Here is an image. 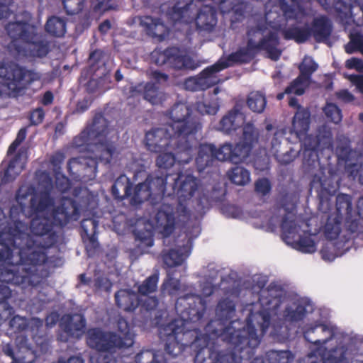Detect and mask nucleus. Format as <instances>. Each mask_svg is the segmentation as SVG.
<instances>
[{"instance_id":"1","label":"nucleus","mask_w":363,"mask_h":363,"mask_svg":"<svg viewBox=\"0 0 363 363\" xmlns=\"http://www.w3.org/2000/svg\"><path fill=\"white\" fill-rule=\"evenodd\" d=\"M175 310L183 320L182 331L177 338L169 355L172 357L182 354L186 347L196 351L195 363H241L255 354V349L260 339L256 335L253 322L258 323L263 332L269 325V314H251L247 324L235 329L233 320L235 304L229 298L220 299L216 307V316L205 326V334L194 327L186 329L189 323H201L206 311V301L201 296L186 294L175 302Z\"/></svg>"},{"instance_id":"2","label":"nucleus","mask_w":363,"mask_h":363,"mask_svg":"<svg viewBox=\"0 0 363 363\" xmlns=\"http://www.w3.org/2000/svg\"><path fill=\"white\" fill-rule=\"evenodd\" d=\"M333 134L326 125L318 128L314 145H307L303 152V162L306 171L310 172L318 167L310 182L311 190L317 193L319 200V208L325 213L331 210V197L340 187V177L331 167L320 165L318 152L321 149L332 148Z\"/></svg>"},{"instance_id":"3","label":"nucleus","mask_w":363,"mask_h":363,"mask_svg":"<svg viewBox=\"0 0 363 363\" xmlns=\"http://www.w3.org/2000/svg\"><path fill=\"white\" fill-rule=\"evenodd\" d=\"M171 173L160 172L149 174L145 182L138 183L135 187L130 201L132 206H138L145 201H150L155 214V224L164 238H168L175 229L174 208L172 205L162 202L166 191L167 179Z\"/></svg>"},{"instance_id":"4","label":"nucleus","mask_w":363,"mask_h":363,"mask_svg":"<svg viewBox=\"0 0 363 363\" xmlns=\"http://www.w3.org/2000/svg\"><path fill=\"white\" fill-rule=\"evenodd\" d=\"M171 123L155 128L147 132V138L150 148L160 150L167 145L168 140L176 143L179 140L196 142L195 135L201 129L199 118L192 115V109L187 102H177L168 112Z\"/></svg>"},{"instance_id":"5","label":"nucleus","mask_w":363,"mask_h":363,"mask_svg":"<svg viewBox=\"0 0 363 363\" xmlns=\"http://www.w3.org/2000/svg\"><path fill=\"white\" fill-rule=\"evenodd\" d=\"M26 234L33 241L30 247H13V250H18L20 255L19 262L16 264L11 261L10 266L0 268V281L11 282L13 285L35 286L39 282L38 266L45 264L48 260L46 250L50 247H45V242L34 240L33 236Z\"/></svg>"},{"instance_id":"6","label":"nucleus","mask_w":363,"mask_h":363,"mask_svg":"<svg viewBox=\"0 0 363 363\" xmlns=\"http://www.w3.org/2000/svg\"><path fill=\"white\" fill-rule=\"evenodd\" d=\"M260 291L259 293V303L261 309L257 312L250 311L246 320L247 324L248 318L251 314H257L258 313H267L269 314V325L265 331L263 332L260 325L256 322H253V327L256 335L261 340L262 337L267 333L268 328L272 325L273 330L270 332L271 336H275L280 333L282 325L285 323L294 324L302 321L306 314V306L303 303H294L293 305L286 306L282 313L281 323H271L272 315L277 314V311L284 299V289L281 285L275 282L270 283L267 288H264V283L259 286ZM247 325H245L246 326Z\"/></svg>"},{"instance_id":"7","label":"nucleus","mask_w":363,"mask_h":363,"mask_svg":"<svg viewBox=\"0 0 363 363\" xmlns=\"http://www.w3.org/2000/svg\"><path fill=\"white\" fill-rule=\"evenodd\" d=\"M278 44L277 34L267 26L262 23L252 26L247 32L246 47L230 54L227 58H221L211 69H216L219 65H222L221 68H226L235 63L249 62L260 50L266 51L269 58L277 60L281 55L277 48Z\"/></svg>"},{"instance_id":"8","label":"nucleus","mask_w":363,"mask_h":363,"mask_svg":"<svg viewBox=\"0 0 363 363\" xmlns=\"http://www.w3.org/2000/svg\"><path fill=\"white\" fill-rule=\"evenodd\" d=\"M106 108L95 113L93 121L72 140V147L91 150L104 164H110L116 153L115 141L107 138L109 121L106 118Z\"/></svg>"},{"instance_id":"9","label":"nucleus","mask_w":363,"mask_h":363,"mask_svg":"<svg viewBox=\"0 0 363 363\" xmlns=\"http://www.w3.org/2000/svg\"><path fill=\"white\" fill-rule=\"evenodd\" d=\"M52 217L53 222L45 217L33 218L29 226L30 233L36 237L34 240L45 242V247H52L57 242L58 235L53 230V224L64 227L70 221L79 220V204L75 200L65 197L60 204L53 208Z\"/></svg>"},{"instance_id":"10","label":"nucleus","mask_w":363,"mask_h":363,"mask_svg":"<svg viewBox=\"0 0 363 363\" xmlns=\"http://www.w3.org/2000/svg\"><path fill=\"white\" fill-rule=\"evenodd\" d=\"M145 145L150 152L160 153L156 160L157 166L160 169L167 170L172 167L176 162L178 164H188L193 159L195 152L196 142L189 140H179L174 143L170 140L167 141V145L160 147L158 150H153L149 145L150 143L145 134Z\"/></svg>"},{"instance_id":"11","label":"nucleus","mask_w":363,"mask_h":363,"mask_svg":"<svg viewBox=\"0 0 363 363\" xmlns=\"http://www.w3.org/2000/svg\"><path fill=\"white\" fill-rule=\"evenodd\" d=\"M259 131L252 123H247L243 126L241 140L235 145L225 143L221 145L220 157L223 161H230L234 164H239L246 160L252 150L257 144Z\"/></svg>"},{"instance_id":"12","label":"nucleus","mask_w":363,"mask_h":363,"mask_svg":"<svg viewBox=\"0 0 363 363\" xmlns=\"http://www.w3.org/2000/svg\"><path fill=\"white\" fill-rule=\"evenodd\" d=\"M303 334L305 340L318 346L316 350L309 353L305 363H325L322 345L333 340L335 335V328L325 324L316 322L303 327Z\"/></svg>"},{"instance_id":"13","label":"nucleus","mask_w":363,"mask_h":363,"mask_svg":"<svg viewBox=\"0 0 363 363\" xmlns=\"http://www.w3.org/2000/svg\"><path fill=\"white\" fill-rule=\"evenodd\" d=\"M0 79L2 80L0 84L10 91H21L31 82L39 79L40 74L13 62H0Z\"/></svg>"},{"instance_id":"14","label":"nucleus","mask_w":363,"mask_h":363,"mask_svg":"<svg viewBox=\"0 0 363 363\" xmlns=\"http://www.w3.org/2000/svg\"><path fill=\"white\" fill-rule=\"evenodd\" d=\"M331 32L330 21L326 16H320L313 19L311 28H289L283 31V35L286 39H294L297 43H303L311 35L316 41L320 42L326 40Z\"/></svg>"},{"instance_id":"15","label":"nucleus","mask_w":363,"mask_h":363,"mask_svg":"<svg viewBox=\"0 0 363 363\" xmlns=\"http://www.w3.org/2000/svg\"><path fill=\"white\" fill-rule=\"evenodd\" d=\"M5 28L12 40L10 48H15L18 53L23 52L26 43L33 42L38 36V27L27 23L11 22Z\"/></svg>"},{"instance_id":"16","label":"nucleus","mask_w":363,"mask_h":363,"mask_svg":"<svg viewBox=\"0 0 363 363\" xmlns=\"http://www.w3.org/2000/svg\"><path fill=\"white\" fill-rule=\"evenodd\" d=\"M87 345L99 352H110L115 348H121V342L117 333L104 331L100 328L88 329L86 333Z\"/></svg>"},{"instance_id":"17","label":"nucleus","mask_w":363,"mask_h":363,"mask_svg":"<svg viewBox=\"0 0 363 363\" xmlns=\"http://www.w3.org/2000/svg\"><path fill=\"white\" fill-rule=\"evenodd\" d=\"M30 196V208L35 213L44 212L54 205V199L48 191L37 193L32 185L21 186L16 192V201L22 206L23 201Z\"/></svg>"},{"instance_id":"18","label":"nucleus","mask_w":363,"mask_h":363,"mask_svg":"<svg viewBox=\"0 0 363 363\" xmlns=\"http://www.w3.org/2000/svg\"><path fill=\"white\" fill-rule=\"evenodd\" d=\"M97 159L87 157H72L67 162V172L72 179L86 182L95 179Z\"/></svg>"},{"instance_id":"19","label":"nucleus","mask_w":363,"mask_h":363,"mask_svg":"<svg viewBox=\"0 0 363 363\" xmlns=\"http://www.w3.org/2000/svg\"><path fill=\"white\" fill-rule=\"evenodd\" d=\"M35 347H33L27 336L18 335L15 339V343L18 352L26 354L21 357L23 361L28 358V362H34L41 354L46 353L50 347V341L46 336L33 335Z\"/></svg>"},{"instance_id":"20","label":"nucleus","mask_w":363,"mask_h":363,"mask_svg":"<svg viewBox=\"0 0 363 363\" xmlns=\"http://www.w3.org/2000/svg\"><path fill=\"white\" fill-rule=\"evenodd\" d=\"M86 323L85 318L81 314L63 315L60 320L59 326L64 334H61L59 339L62 342H67L70 338H81L84 333Z\"/></svg>"},{"instance_id":"21","label":"nucleus","mask_w":363,"mask_h":363,"mask_svg":"<svg viewBox=\"0 0 363 363\" xmlns=\"http://www.w3.org/2000/svg\"><path fill=\"white\" fill-rule=\"evenodd\" d=\"M174 180V185H177L179 182L178 188L175 189V186H174L173 189L177 196L179 206L184 215L186 216L188 214V209L186 206H183L182 203L190 199L194 196L198 189V180L191 174L184 177L182 172L178 173Z\"/></svg>"},{"instance_id":"22","label":"nucleus","mask_w":363,"mask_h":363,"mask_svg":"<svg viewBox=\"0 0 363 363\" xmlns=\"http://www.w3.org/2000/svg\"><path fill=\"white\" fill-rule=\"evenodd\" d=\"M345 215V226L347 231L354 233L359 230V223L352 215V197L345 194H339L336 197V214L343 219Z\"/></svg>"},{"instance_id":"23","label":"nucleus","mask_w":363,"mask_h":363,"mask_svg":"<svg viewBox=\"0 0 363 363\" xmlns=\"http://www.w3.org/2000/svg\"><path fill=\"white\" fill-rule=\"evenodd\" d=\"M318 64L311 57L306 56L299 65V76L294 79L285 91H304L311 84V76L318 69Z\"/></svg>"},{"instance_id":"24","label":"nucleus","mask_w":363,"mask_h":363,"mask_svg":"<svg viewBox=\"0 0 363 363\" xmlns=\"http://www.w3.org/2000/svg\"><path fill=\"white\" fill-rule=\"evenodd\" d=\"M281 203L282 208L286 211L281 223V230L286 238H290L297 233L296 214L294 213L296 209V203L292 202L291 196L288 194L282 196Z\"/></svg>"},{"instance_id":"25","label":"nucleus","mask_w":363,"mask_h":363,"mask_svg":"<svg viewBox=\"0 0 363 363\" xmlns=\"http://www.w3.org/2000/svg\"><path fill=\"white\" fill-rule=\"evenodd\" d=\"M162 63H169L175 69H194L200 65V62L195 60L191 56L183 54L178 48H171L164 50L162 55Z\"/></svg>"},{"instance_id":"26","label":"nucleus","mask_w":363,"mask_h":363,"mask_svg":"<svg viewBox=\"0 0 363 363\" xmlns=\"http://www.w3.org/2000/svg\"><path fill=\"white\" fill-rule=\"evenodd\" d=\"M221 146L219 148L213 144L201 143L199 145L197 155L195 158L196 168L199 172H202L207 167H211L216 160L223 161L220 157Z\"/></svg>"},{"instance_id":"27","label":"nucleus","mask_w":363,"mask_h":363,"mask_svg":"<svg viewBox=\"0 0 363 363\" xmlns=\"http://www.w3.org/2000/svg\"><path fill=\"white\" fill-rule=\"evenodd\" d=\"M26 157V151L20 149L10 160L7 168L3 172H0V186L16 179L25 167Z\"/></svg>"},{"instance_id":"28","label":"nucleus","mask_w":363,"mask_h":363,"mask_svg":"<svg viewBox=\"0 0 363 363\" xmlns=\"http://www.w3.org/2000/svg\"><path fill=\"white\" fill-rule=\"evenodd\" d=\"M183 320L175 319L163 325L159 328V335L161 340L165 342L164 350L167 354H169L170 350L177 338L179 337V334L182 331Z\"/></svg>"},{"instance_id":"29","label":"nucleus","mask_w":363,"mask_h":363,"mask_svg":"<svg viewBox=\"0 0 363 363\" xmlns=\"http://www.w3.org/2000/svg\"><path fill=\"white\" fill-rule=\"evenodd\" d=\"M221 66L222 65H219L216 69H211L213 67L211 66L202 72L201 77L187 79L184 84V88L187 91H204L208 89L214 83L211 75L223 69Z\"/></svg>"},{"instance_id":"30","label":"nucleus","mask_w":363,"mask_h":363,"mask_svg":"<svg viewBox=\"0 0 363 363\" xmlns=\"http://www.w3.org/2000/svg\"><path fill=\"white\" fill-rule=\"evenodd\" d=\"M116 306L126 312H133L140 306L142 298L131 289H120L115 294Z\"/></svg>"},{"instance_id":"31","label":"nucleus","mask_w":363,"mask_h":363,"mask_svg":"<svg viewBox=\"0 0 363 363\" xmlns=\"http://www.w3.org/2000/svg\"><path fill=\"white\" fill-rule=\"evenodd\" d=\"M279 3L286 19L301 22L309 14L301 0H279Z\"/></svg>"},{"instance_id":"32","label":"nucleus","mask_w":363,"mask_h":363,"mask_svg":"<svg viewBox=\"0 0 363 363\" xmlns=\"http://www.w3.org/2000/svg\"><path fill=\"white\" fill-rule=\"evenodd\" d=\"M311 123V113L308 109L298 110L292 120L291 133H294L299 140L309 139L308 135Z\"/></svg>"},{"instance_id":"33","label":"nucleus","mask_w":363,"mask_h":363,"mask_svg":"<svg viewBox=\"0 0 363 363\" xmlns=\"http://www.w3.org/2000/svg\"><path fill=\"white\" fill-rule=\"evenodd\" d=\"M241 109L242 106L236 104L233 108L221 118L220 128L222 131L229 134L243 123L244 116Z\"/></svg>"},{"instance_id":"34","label":"nucleus","mask_w":363,"mask_h":363,"mask_svg":"<svg viewBox=\"0 0 363 363\" xmlns=\"http://www.w3.org/2000/svg\"><path fill=\"white\" fill-rule=\"evenodd\" d=\"M133 183L125 174L120 175L116 179L111 190L113 199L118 201H122L125 199H129L130 201L133 197Z\"/></svg>"},{"instance_id":"35","label":"nucleus","mask_w":363,"mask_h":363,"mask_svg":"<svg viewBox=\"0 0 363 363\" xmlns=\"http://www.w3.org/2000/svg\"><path fill=\"white\" fill-rule=\"evenodd\" d=\"M139 24L144 28L147 34L162 40L168 33L167 27L160 18L151 16L138 18Z\"/></svg>"},{"instance_id":"36","label":"nucleus","mask_w":363,"mask_h":363,"mask_svg":"<svg viewBox=\"0 0 363 363\" xmlns=\"http://www.w3.org/2000/svg\"><path fill=\"white\" fill-rule=\"evenodd\" d=\"M196 24L197 28L201 30L213 31L217 24L216 10L208 5L202 6L196 18Z\"/></svg>"},{"instance_id":"37","label":"nucleus","mask_w":363,"mask_h":363,"mask_svg":"<svg viewBox=\"0 0 363 363\" xmlns=\"http://www.w3.org/2000/svg\"><path fill=\"white\" fill-rule=\"evenodd\" d=\"M335 153L339 161H342L347 164H352L354 157L358 155L357 151L351 147V140L345 135H340L336 139Z\"/></svg>"},{"instance_id":"38","label":"nucleus","mask_w":363,"mask_h":363,"mask_svg":"<svg viewBox=\"0 0 363 363\" xmlns=\"http://www.w3.org/2000/svg\"><path fill=\"white\" fill-rule=\"evenodd\" d=\"M190 248L183 245L177 249H171L162 252V258L164 264L168 267L181 265L190 254Z\"/></svg>"},{"instance_id":"39","label":"nucleus","mask_w":363,"mask_h":363,"mask_svg":"<svg viewBox=\"0 0 363 363\" xmlns=\"http://www.w3.org/2000/svg\"><path fill=\"white\" fill-rule=\"evenodd\" d=\"M4 266H1L0 268ZM7 284H13L11 282L0 281V322L9 318L14 313L13 308L10 305L9 300L12 296V289Z\"/></svg>"},{"instance_id":"40","label":"nucleus","mask_w":363,"mask_h":363,"mask_svg":"<svg viewBox=\"0 0 363 363\" xmlns=\"http://www.w3.org/2000/svg\"><path fill=\"white\" fill-rule=\"evenodd\" d=\"M219 92H207L203 94V100L196 103V110L203 114L215 115L219 110L220 103L218 97Z\"/></svg>"},{"instance_id":"41","label":"nucleus","mask_w":363,"mask_h":363,"mask_svg":"<svg viewBox=\"0 0 363 363\" xmlns=\"http://www.w3.org/2000/svg\"><path fill=\"white\" fill-rule=\"evenodd\" d=\"M117 327L119 332L117 335L121 342V348L130 347L134 342V335L131 332L129 323L123 317H119L117 320Z\"/></svg>"},{"instance_id":"42","label":"nucleus","mask_w":363,"mask_h":363,"mask_svg":"<svg viewBox=\"0 0 363 363\" xmlns=\"http://www.w3.org/2000/svg\"><path fill=\"white\" fill-rule=\"evenodd\" d=\"M342 219L340 216L330 215L324 226V234L328 240H333L338 238L342 230Z\"/></svg>"},{"instance_id":"43","label":"nucleus","mask_w":363,"mask_h":363,"mask_svg":"<svg viewBox=\"0 0 363 363\" xmlns=\"http://www.w3.org/2000/svg\"><path fill=\"white\" fill-rule=\"evenodd\" d=\"M216 4H222L225 2V0H213ZM192 0H177L172 7V12L169 13L170 18L174 21H178L185 18L188 12L189 6Z\"/></svg>"},{"instance_id":"44","label":"nucleus","mask_w":363,"mask_h":363,"mask_svg":"<svg viewBox=\"0 0 363 363\" xmlns=\"http://www.w3.org/2000/svg\"><path fill=\"white\" fill-rule=\"evenodd\" d=\"M322 348L325 363H342L346 359L347 349L345 345L336 346L330 350L324 345Z\"/></svg>"},{"instance_id":"45","label":"nucleus","mask_w":363,"mask_h":363,"mask_svg":"<svg viewBox=\"0 0 363 363\" xmlns=\"http://www.w3.org/2000/svg\"><path fill=\"white\" fill-rule=\"evenodd\" d=\"M45 30L53 36L62 37L66 32L65 20L57 16H52L47 21Z\"/></svg>"},{"instance_id":"46","label":"nucleus","mask_w":363,"mask_h":363,"mask_svg":"<svg viewBox=\"0 0 363 363\" xmlns=\"http://www.w3.org/2000/svg\"><path fill=\"white\" fill-rule=\"evenodd\" d=\"M158 282L159 274L156 272L151 274L138 285V294L141 298L143 296L151 295L157 291Z\"/></svg>"},{"instance_id":"47","label":"nucleus","mask_w":363,"mask_h":363,"mask_svg":"<svg viewBox=\"0 0 363 363\" xmlns=\"http://www.w3.org/2000/svg\"><path fill=\"white\" fill-rule=\"evenodd\" d=\"M135 363H166L162 354L153 350H143L135 357Z\"/></svg>"},{"instance_id":"48","label":"nucleus","mask_w":363,"mask_h":363,"mask_svg":"<svg viewBox=\"0 0 363 363\" xmlns=\"http://www.w3.org/2000/svg\"><path fill=\"white\" fill-rule=\"evenodd\" d=\"M230 180L240 186H244L250 181V173L245 168L236 166L231 169L228 173Z\"/></svg>"},{"instance_id":"49","label":"nucleus","mask_w":363,"mask_h":363,"mask_svg":"<svg viewBox=\"0 0 363 363\" xmlns=\"http://www.w3.org/2000/svg\"><path fill=\"white\" fill-rule=\"evenodd\" d=\"M266 356L269 363H292L294 359V354L289 350H270Z\"/></svg>"},{"instance_id":"50","label":"nucleus","mask_w":363,"mask_h":363,"mask_svg":"<svg viewBox=\"0 0 363 363\" xmlns=\"http://www.w3.org/2000/svg\"><path fill=\"white\" fill-rule=\"evenodd\" d=\"M37 37L33 42L27 43L24 46V51H29L33 57H43L49 52V47L47 42L36 41Z\"/></svg>"},{"instance_id":"51","label":"nucleus","mask_w":363,"mask_h":363,"mask_svg":"<svg viewBox=\"0 0 363 363\" xmlns=\"http://www.w3.org/2000/svg\"><path fill=\"white\" fill-rule=\"evenodd\" d=\"M247 104L252 111L262 113L266 107L267 99L262 92H250Z\"/></svg>"},{"instance_id":"52","label":"nucleus","mask_w":363,"mask_h":363,"mask_svg":"<svg viewBox=\"0 0 363 363\" xmlns=\"http://www.w3.org/2000/svg\"><path fill=\"white\" fill-rule=\"evenodd\" d=\"M350 42L345 46L346 52L352 54L359 51L363 55V35L354 30L350 33Z\"/></svg>"},{"instance_id":"53","label":"nucleus","mask_w":363,"mask_h":363,"mask_svg":"<svg viewBox=\"0 0 363 363\" xmlns=\"http://www.w3.org/2000/svg\"><path fill=\"white\" fill-rule=\"evenodd\" d=\"M347 177L353 181L357 179L359 184L363 186V164L359 162L357 159L352 164H347L345 167Z\"/></svg>"},{"instance_id":"54","label":"nucleus","mask_w":363,"mask_h":363,"mask_svg":"<svg viewBox=\"0 0 363 363\" xmlns=\"http://www.w3.org/2000/svg\"><path fill=\"white\" fill-rule=\"evenodd\" d=\"M327 119L335 124L339 123L342 118L341 110L333 103H327L323 108Z\"/></svg>"},{"instance_id":"55","label":"nucleus","mask_w":363,"mask_h":363,"mask_svg":"<svg viewBox=\"0 0 363 363\" xmlns=\"http://www.w3.org/2000/svg\"><path fill=\"white\" fill-rule=\"evenodd\" d=\"M135 240L139 241L141 245L152 247L154 243L153 233L149 229H136L134 230Z\"/></svg>"},{"instance_id":"56","label":"nucleus","mask_w":363,"mask_h":363,"mask_svg":"<svg viewBox=\"0 0 363 363\" xmlns=\"http://www.w3.org/2000/svg\"><path fill=\"white\" fill-rule=\"evenodd\" d=\"M180 281L173 277H168L162 284L161 290L163 294L173 296L177 294L180 290Z\"/></svg>"},{"instance_id":"57","label":"nucleus","mask_w":363,"mask_h":363,"mask_svg":"<svg viewBox=\"0 0 363 363\" xmlns=\"http://www.w3.org/2000/svg\"><path fill=\"white\" fill-rule=\"evenodd\" d=\"M225 2L222 4H218L221 12L228 13L232 11L239 17L242 16L247 9V4L244 3L233 5L231 0H225Z\"/></svg>"},{"instance_id":"58","label":"nucleus","mask_w":363,"mask_h":363,"mask_svg":"<svg viewBox=\"0 0 363 363\" xmlns=\"http://www.w3.org/2000/svg\"><path fill=\"white\" fill-rule=\"evenodd\" d=\"M297 250L303 253H313L316 250V245L310 237H300L295 243Z\"/></svg>"},{"instance_id":"59","label":"nucleus","mask_w":363,"mask_h":363,"mask_svg":"<svg viewBox=\"0 0 363 363\" xmlns=\"http://www.w3.org/2000/svg\"><path fill=\"white\" fill-rule=\"evenodd\" d=\"M105 61V53L101 50H96L89 55V63L93 69H94L96 67L97 68L104 67Z\"/></svg>"},{"instance_id":"60","label":"nucleus","mask_w":363,"mask_h":363,"mask_svg":"<svg viewBox=\"0 0 363 363\" xmlns=\"http://www.w3.org/2000/svg\"><path fill=\"white\" fill-rule=\"evenodd\" d=\"M94 92H87L82 99H79L77 103L74 113H82L87 111L95 100Z\"/></svg>"},{"instance_id":"61","label":"nucleus","mask_w":363,"mask_h":363,"mask_svg":"<svg viewBox=\"0 0 363 363\" xmlns=\"http://www.w3.org/2000/svg\"><path fill=\"white\" fill-rule=\"evenodd\" d=\"M64 9L69 15L79 13L84 6V0H62Z\"/></svg>"},{"instance_id":"62","label":"nucleus","mask_w":363,"mask_h":363,"mask_svg":"<svg viewBox=\"0 0 363 363\" xmlns=\"http://www.w3.org/2000/svg\"><path fill=\"white\" fill-rule=\"evenodd\" d=\"M28 320L26 318L14 315L9 321V328L14 333H20L27 329Z\"/></svg>"},{"instance_id":"63","label":"nucleus","mask_w":363,"mask_h":363,"mask_svg":"<svg viewBox=\"0 0 363 363\" xmlns=\"http://www.w3.org/2000/svg\"><path fill=\"white\" fill-rule=\"evenodd\" d=\"M99 221L93 218H84L81 221L82 234L89 235V233L97 231Z\"/></svg>"},{"instance_id":"64","label":"nucleus","mask_w":363,"mask_h":363,"mask_svg":"<svg viewBox=\"0 0 363 363\" xmlns=\"http://www.w3.org/2000/svg\"><path fill=\"white\" fill-rule=\"evenodd\" d=\"M65 159V155L60 151L55 152L50 157V163L53 167L55 174H60L62 169V164Z\"/></svg>"}]
</instances>
